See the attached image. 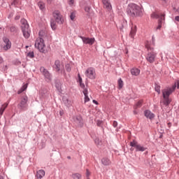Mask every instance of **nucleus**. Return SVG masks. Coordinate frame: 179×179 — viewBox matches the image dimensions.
Returning a JSON list of instances; mask_svg holds the SVG:
<instances>
[{
	"instance_id": "nucleus-37",
	"label": "nucleus",
	"mask_w": 179,
	"mask_h": 179,
	"mask_svg": "<svg viewBox=\"0 0 179 179\" xmlns=\"http://www.w3.org/2000/svg\"><path fill=\"white\" fill-rule=\"evenodd\" d=\"M27 85L28 84H24L22 87L21 89H22V90L24 92V90H26V89H27Z\"/></svg>"
},
{
	"instance_id": "nucleus-3",
	"label": "nucleus",
	"mask_w": 179,
	"mask_h": 179,
	"mask_svg": "<svg viewBox=\"0 0 179 179\" xmlns=\"http://www.w3.org/2000/svg\"><path fill=\"white\" fill-rule=\"evenodd\" d=\"M148 53L146 57V59L150 64H153L155 62V59H156V56L157 55V52H155V48H153L150 45L147 44L145 45Z\"/></svg>"
},
{
	"instance_id": "nucleus-8",
	"label": "nucleus",
	"mask_w": 179,
	"mask_h": 179,
	"mask_svg": "<svg viewBox=\"0 0 179 179\" xmlns=\"http://www.w3.org/2000/svg\"><path fill=\"white\" fill-rule=\"evenodd\" d=\"M151 17L159 19L157 30H160V29H162V24H163V22H164V15H159L156 13H153L151 15Z\"/></svg>"
},
{
	"instance_id": "nucleus-34",
	"label": "nucleus",
	"mask_w": 179,
	"mask_h": 179,
	"mask_svg": "<svg viewBox=\"0 0 179 179\" xmlns=\"http://www.w3.org/2000/svg\"><path fill=\"white\" fill-rule=\"evenodd\" d=\"M10 31H11V33H13V32L16 31V27H11L10 28Z\"/></svg>"
},
{
	"instance_id": "nucleus-55",
	"label": "nucleus",
	"mask_w": 179,
	"mask_h": 179,
	"mask_svg": "<svg viewBox=\"0 0 179 179\" xmlns=\"http://www.w3.org/2000/svg\"><path fill=\"white\" fill-rule=\"evenodd\" d=\"M39 35H40V36L41 35V32H39Z\"/></svg>"
},
{
	"instance_id": "nucleus-14",
	"label": "nucleus",
	"mask_w": 179,
	"mask_h": 179,
	"mask_svg": "<svg viewBox=\"0 0 179 179\" xmlns=\"http://www.w3.org/2000/svg\"><path fill=\"white\" fill-rule=\"evenodd\" d=\"M102 3L103 5V8L107 9V10H111V9H113V6H111L110 0H102Z\"/></svg>"
},
{
	"instance_id": "nucleus-52",
	"label": "nucleus",
	"mask_w": 179,
	"mask_h": 179,
	"mask_svg": "<svg viewBox=\"0 0 179 179\" xmlns=\"http://www.w3.org/2000/svg\"><path fill=\"white\" fill-rule=\"evenodd\" d=\"M97 142H99V139L96 138V139L95 140V143H97Z\"/></svg>"
},
{
	"instance_id": "nucleus-19",
	"label": "nucleus",
	"mask_w": 179,
	"mask_h": 179,
	"mask_svg": "<svg viewBox=\"0 0 179 179\" xmlns=\"http://www.w3.org/2000/svg\"><path fill=\"white\" fill-rule=\"evenodd\" d=\"M135 34H136V25H133L131 27L129 36L131 38H134V37H135Z\"/></svg>"
},
{
	"instance_id": "nucleus-25",
	"label": "nucleus",
	"mask_w": 179,
	"mask_h": 179,
	"mask_svg": "<svg viewBox=\"0 0 179 179\" xmlns=\"http://www.w3.org/2000/svg\"><path fill=\"white\" fill-rule=\"evenodd\" d=\"M142 103H143V101H142V100L138 101L136 103V104L134 106V108L136 109V108H139L142 107Z\"/></svg>"
},
{
	"instance_id": "nucleus-9",
	"label": "nucleus",
	"mask_w": 179,
	"mask_h": 179,
	"mask_svg": "<svg viewBox=\"0 0 179 179\" xmlns=\"http://www.w3.org/2000/svg\"><path fill=\"white\" fill-rule=\"evenodd\" d=\"M53 17L56 22L59 24H62L64 23V17L61 15V12L59 10H55L53 12Z\"/></svg>"
},
{
	"instance_id": "nucleus-35",
	"label": "nucleus",
	"mask_w": 179,
	"mask_h": 179,
	"mask_svg": "<svg viewBox=\"0 0 179 179\" xmlns=\"http://www.w3.org/2000/svg\"><path fill=\"white\" fill-rule=\"evenodd\" d=\"M85 12H87V13H89V12H90V7L86 6V7L85 8Z\"/></svg>"
},
{
	"instance_id": "nucleus-4",
	"label": "nucleus",
	"mask_w": 179,
	"mask_h": 179,
	"mask_svg": "<svg viewBox=\"0 0 179 179\" xmlns=\"http://www.w3.org/2000/svg\"><path fill=\"white\" fill-rule=\"evenodd\" d=\"M21 27L24 37L25 38H29V37H30V29H29V24H27V20L25 19L21 20Z\"/></svg>"
},
{
	"instance_id": "nucleus-15",
	"label": "nucleus",
	"mask_w": 179,
	"mask_h": 179,
	"mask_svg": "<svg viewBox=\"0 0 179 179\" xmlns=\"http://www.w3.org/2000/svg\"><path fill=\"white\" fill-rule=\"evenodd\" d=\"M144 115L145 117H146V118H149V120H153V118H155V115L149 110H145Z\"/></svg>"
},
{
	"instance_id": "nucleus-33",
	"label": "nucleus",
	"mask_w": 179,
	"mask_h": 179,
	"mask_svg": "<svg viewBox=\"0 0 179 179\" xmlns=\"http://www.w3.org/2000/svg\"><path fill=\"white\" fill-rule=\"evenodd\" d=\"M27 55L29 58H34V53L33 52H29Z\"/></svg>"
},
{
	"instance_id": "nucleus-21",
	"label": "nucleus",
	"mask_w": 179,
	"mask_h": 179,
	"mask_svg": "<svg viewBox=\"0 0 179 179\" xmlns=\"http://www.w3.org/2000/svg\"><path fill=\"white\" fill-rule=\"evenodd\" d=\"M131 73L133 76H138L141 73V70L134 68L131 70Z\"/></svg>"
},
{
	"instance_id": "nucleus-51",
	"label": "nucleus",
	"mask_w": 179,
	"mask_h": 179,
	"mask_svg": "<svg viewBox=\"0 0 179 179\" xmlns=\"http://www.w3.org/2000/svg\"><path fill=\"white\" fill-rule=\"evenodd\" d=\"M51 1H52V0H47V1H48L49 3H51Z\"/></svg>"
},
{
	"instance_id": "nucleus-30",
	"label": "nucleus",
	"mask_w": 179,
	"mask_h": 179,
	"mask_svg": "<svg viewBox=\"0 0 179 179\" xmlns=\"http://www.w3.org/2000/svg\"><path fill=\"white\" fill-rule=\"evenodd\" d=\"M75 121H76V122H82V117L76 116Z\"/></svg>"
},
{
	"instance_id": "nucleus-53",
	"label": "nucleus",
	"mask_w": 179,
	"mask_h": 179,
	"mask_svg": "<svg viewBox=\"0 0 179 179\" xmlns=\"http://www.w3.org/2000/svg\"><path fill=\"white\" fill-rule=\"evenodd\" d=\"M0 179H3V176L0 175Z\"/></svg>"
},
{
	"instance_id": "nucleus-56",
	"label": "nucleus",
	"mask_w": 179,
	"mask_h": 179,
	"mask_svg": "<svg viewBox=\"0 0 179 179\" xmlns=\"http://www.w3.org/2000/svg\"><path fill=\"white\" fill-rule=\"evenodd\" d=\"M68 159H71V157H68Z\"/></svg>"
},
{
	"instance_id": "nucleus-49",
	"label": "nucleus",
	"mask_w": 179,
	"mask_h": 179,
	"mask_svg": "<svg viewBox=\"0 0 179 179\" xmlns=\"http://www.w3.org/2000/svg\"><path fill=\"white\" fill-rule=\"evenodd\" d=\"M93 103H94V104H99V103L96 100H93Z\"/></svg>"
},
{
	"instance_id": "nucleus-7",
	"label": "nucleus",
	"mask_w": 179,
	"mask_h": 179,
	"mask_svg": "<svg viewBox=\"0 0 179 179\" xmlns=\"http://www.w3.org/2000/svg\"><path fill=\"white\" fill-rule=\"evenodd\" d=\"M85 75L86 78L91 80L96 79V69L93 67H89L85 72Z\"/></svg>"
},
{
	"instance_id": "nucleus-5",
	"label": "nucleus",
	"mask_w": 179,
	"mask_h": 179,
	"mask_svg": "<svg viewBox=\"0 0 179 179\" xmlns=\"http://www.w3.org/2000/svg\"><path fill=\"white\" fill-rule=\"evenodd\" d=\"M27 101H29V97L27 95H24L21 97L20 103L17 105V108L20 111H26L27 110Z\"/></svg>"
},
{
	"instance_id": "nucleus-26",
	"label": "nucleus",
	"mask_w": 179,
	"mask_h": 179,
	"mask_svg": "<svg viewBox=\"0 0 179 179\" xmlns=\"http://www.w3.org/2000/svg\"><path fill=\"white\" fill-rule=\"evenodd\" d=\"M118 86L119 89H122V86H124V81H122V79L121 78L118 80Z\"/></svg>"
},
{
	"instance_id": "nucleus-29",
	"label": "nucleus",
	"mask_w": 179,
	"mask_h": 179,
	"mask_svg": "<svg viewBox=\"0 0 179 179\" xmlns=\"http://www.w3.org/2000/svg\"><path fill=\"white\" fill-rule=\"evenodd\" d=\"M155 92H157L158 94H160V85L155 84Z\"/></svg>"
},
{
	"instance_id": "nucleus-40",
	"label": "nucleus",
	"mask_w": 179,
	"mask_h": 179,
	"mask_svg": "<svg viewBox=\"0 0 179 179\" xmlns=\"http://www.w3.org/2000/svg\"><path fill=\"white\" fill-rule=\"evenodd\" d=\"M117 125H118V122H117V121H114L113 123V126L114 127V128H115Z\"/></svg>"
},
{
	"instance_id": "nucleus-17",
	"label": "nucleus",
	"mask_w": 179,
	"mask_h": 179,
	"mask_svg": "<svg viewBox=\"0 0 179 179\" xmlns=\"http://www.w3.org/2000/svg\"><path fill=\"white\" fill-rule=\"evenodd\" d=\"M62 68V65H61V62H59V60H56L55 62V69H56L57 72H59Z\"/></svg>"
},
{
	"instance_id": "nucleus-1",
	"label": "nucleus",
	"mask_w": 179,
	"mask_h": 179,
	"mask_svg": "<svg viewBox=\"0 0 179 179\" xmlns=\"http://www.w3.org/2000/svg\"><path fill=\"white\" fill-rule=\"evenodd\" d=\"M127 12V15L131 17H138L143 15L142 8L141 6L134 3H131L128 5Z\"/></svg>"
},
{
	"instance_id": "nucleus-28",
	"label": "nucleus",
	"mask_w": 179,
	"mask_h": 179,
	"mask_svg": "<svg viewBox=\"0 0 179 179\" xmlns=\"http://www.w3.org/2000/svg\"><path fill=\"white\" fill-rule=\"evenodd\" d=\"M38 6L40 8V9H41V10H43V9H44V8H45V4H44V3H43V2H39L38 3Z\"/></svg>"
},
{
	"instance_id": "nucleus-24",
	"label": "nucleus",
	"mask_w": 179,
	"mask_h": 179,
	"mask_svg": "<svg viewBox=\"0 0 179 179\" xmlns=\"http://www.w3.org/2000/svg\"><path fill=\"white\" fill-rule=\"evenodd\" d=\"M50 26L52 30H56L57 29V22L56 21H54V20H52L50 22Z\"/></svg>"
},
{
	"instance_id": "nucleus-36",
	"label": "nucleus",
	"mask_w": 179,
	"mask_h": 179,
	"mask_svg": "<svg viewBox=\"0 0 179 179\" xmlns=\"http://www.w3.org/2000/svg\"><path fill=\"white\" fill-rule=\"evenodd\" d=\"M69 3L71 6H72V5L75 3V0H69Z\"/></svg>"
},
{
	"instance_id": "nucleus-39",
	"label": "nucleus",
	"mask_w": 179,
	"mask_h": 179,
	"mask_svg": "<svg viewBox=\"0 0 179 179\" xmlns=\"http://www.w3.org/2000/svg\"><path fill=\"white\" fill-rule=\"evenodd\" d=\"M78 82L81 83L83 82L82 77H80V74H78Z\"/></svg>"
},
{
	"instance_id": "nucleus-45",
	"label": "nucleus",
	"mask_w": 179,
	"mask_h": 179,
	"mask_svg": "<svg viewBox=\"0 0 179 179\" xmlns=\"http://www.w3.org/2000/svg\"><path fill=\"white\" fill-rule=\"evenodd\" d=\"M175 20H176V22H179V16L175 17Z\"/></svg>"
},
{
	"instance_id": "nucleus-18",
	"label": "nucleus",
	"mask_w": 179,
	"mask_h": 179,
	"mask_svg": "<svg viewBox=\"0 0 179 179\" xmlns=\"http://www.w3.org/2000/svg\"><path fill=\"white\" fill-rule=\"evenodd\" d=\"M83 93L85 96V103H87L88 101H90V98H89V96H87L89 94V92L87 91V89H84L83 91Z\"/></svg>"
},
{
	"instance_id": "nucleus-41",
	"label": "nucleus",
	"mask_w": 179,
	"mask_h": 179,
	"mask_svg": "<svg viewBox=\"0 0 179 179\" xmlns=\"http://www.w3.org/2000/svg\"><path fill=\"white\" fill-rule=\"evenodd\" d=\"M80 83V87H82V89H85V84L82 82V83Z\"/></svg>"
},
{
	"instance_id": "nucleus-12",
	"label": "nucleus",
	"mask_w": 179,
	"mask_h": 179,
	"mask_svg": "<svg viewBox=\"0 0 179 179\" xmlns=\"http://www.w3.org/2000/svg\"><path fill=\"white\" fill-rule=\"evenodd\" d=\"M81 40L84 44H89V45H93L95 41L94 38H86L83 36H81Z\"/></svg>"
},
{
	"instance_id": "nucleus-32",
	"label": "nucleus",
	"mask_w": 179,
	"mask_h": 179,
	"mask_svg": "<svg viewBox=\"0 0 179 179\" xmlns=\"http://www.w3.org/2000/svg\"><path fill=\"white\" fill-rule=\"evenodd\" d=\"M66 70L67 71V72H71V64L66 65Z\"/></svg>"
},
{
	"instance_id": "nucleus-43",
	"label": "nucleus",
	"mask_w": 179,
	"mask_h": 179,
	"mask_svg": "<svg viewBox=\"0 0 179 179\" xmlns=\"http://www.w3.org/2000/svg\"><path fill=\"white\" fill-rule=\"evenodd\" d=\"M175 85L176 87H178V89H179V80H178Z\"/></svg>"
},
{
	"instance_id": "nucleus-22",
	"label": "nucleus",
	"mask_w": 179,
	"mask_h": 179,
	"mask_svg": "<svg viewBox=\"0 0 179 179\" xmlns=\"http://www.w3.org/2000/svg\"><path fill=\"white\" fill-rule=\"evenodd\" d=\"M9 103H5L4 104H3L1 106V108H0V114L1 115H2L3 114V111H5V110H6V107H8Z\"/></svg>"
},
{
	"instance_id": "nucleus-48",
	"label": "nucleus",
	"mask_w": 179,
	"mask_h": 179,
	"mask_svg": "<svg viewBox=\"0 0 179 179\" xmlns=\"http://www.w3.org/2000/svg\"><path fill=\"white\" fill-rule=\"evenodd\" d=\"M19 19H20V16H17V17H15V20H19Z\"/></svg>"
},
{
	"instance_id": "nucleus-42",
	"label": "nucleus",
	"mask_w": 179,
	"mask_h": 179,
	"mask_svg": "<svg viewBox=\"0 0 179 179\" xmlns=\"http://www.w3.org/2000/svg\"><path fill=\"white\" fill-rule=\"evenodd\" d=\"M23 89H20V90H18V92H17V94H22V93H23Z\"/></svg>"
},
{
	"instance_id": "nucleus-46",
	"label": "nucleus",
	"mask_w": 179,
	"mask_h": 179,
	"mask_svg": "<svg viewBox=\"0 0 179 179\" xmlns=\"http://www.w3.org/2000/svg\"><path fill=\"white\" fill-rule=\"evenodd\" d=\"M3 62V59H2L1 57H0V64H2Z\"/></svg>"
},
{
	"instance_id": "nucleus-31",
	"label": "nucleus",
	"mask_w": 179,
	"mask_h": 179,
	"mask_svg": "<svg viewBox=\"0 0 179 179\" xmlns=\"http://www.w3.org/2000/svg\"><path fill=\"white\" fill-rule=\"evenodd\" d=\"M90 171L89 169H86V178L87 179H90Z\"/></svg>"
},
{
	"instance_id": "nucleus-11",
	"label": "nucleus",
	"mask_w": 179,
	"mask_h": 179,
	"mask_svg": "<svg viewBox=\"0 0 179 179\" xmlns=\"http://www.w3.org/2000/svg\"><path fill=\"white\" fill-rule=\"evenodd\" d=\"M130 146H131V148H135L136 152H145L146 150L145 147L138 144V142L135 141L130 142Z\"/></svg>"
},
{
	"instance_id": "nucleus-2",
	"label": "nucleus",
	"mask_w": 179,
	"mask_h": 179,
	"mask_svg": "<svg viewBox=\"0 0 179 179\" xmlns=\"http://www.w3.org/2000/svg\"><path fill=\"white\" fill-rule=\"evenodd\" d=\"M174 90H176V85L171 87L162 90V96L164 99L163 103L164 106H169V104L171 103V99H170V94H171Z\"/></svg>"
},
{
	"instance_id": "nucleus-38",
	"label": "nucleus",
	"mask_w": 179,
	"mask_h": 179,
	"mask_svg": "<svg viewBox=\"0 0 179 179\" xmlns=\"http://www.w3.org/2000/svg\"><path fill=\"white\" fill-rule=\"evenodd\" d=\"M27 85L28 84H24L22 87L21 89H22V90L24 92V90H26V89H27Z\"/></svg>"
},
{
	"instance_id": "nucleus-16",
	"label": "nucleus",
	"mask_w": 179,
	"mask_h": 179,
	"mask_svg": "<svg viewBox=\"0 0 179 179\" xmlns=\"http://www.w3.org/2000/svg\"><path fill=\"white\" fill-rule=\"evenodd\" d=\"M45 176V171L44 170L41 169L36 172V178L41 179Z\"/></svg>"
},
{
	"instance_id": "nucleus-10",
	"label": "nucleus",
	"mask_w": 179,
	"mask_h": 179,
	"mask_svg": "<svg viewBox=\"0 0 179 179\" xmlns=\"http://www.w3.org/2000/svg\"><path fill=\"white\" fill-rule=\"evenodd\" d=\"M3 44H2V49L3 51H8V50H10V47H12V43L6 37L3 38Z\"/></svg>"
},
{
	"instance_id": "nucleus-13",
	"label": "nucleus",
	"mask_w": 179,
	"mask_h": 179,
	"mask_svg": "<svg viewBox=\"0 0 179 179\" xmlns=\"http://www.w3.org/2000/svg\"><path fill=\"white\" fill-rule=\"evenodd\" d=\"M40 71L48 80H51V74L44 67H41Z\"/></svg>"
},
{
	"instance_id": "nucleus-47",
	"label": "nucleus",
	"mask_w": 179,
	"mask_h": 179,
	"mask_svg": "<svg viewBox=\"0 0 179 179\" xmlns=\"http://www.w3.org/2000/svg\"><path fill=\"white\" fill-rule=\"evenodd\" d=\"M168 127H169V128H171V122L168 123Z\"/></svg>"
},
{
	"instance_id": "nucleus-44",
	"label": "nucleus",
	"mask_w": 179,
	"mask_h": 179,
	"mask_svg": "<svg viewBox=\"0 0 179 179\" xmlns=\"http://www.w3.org/2000/svg\"><path fill=\"white\" fill-rule=\"evenodd\" d=\"M96 125H97L98 127H100V125H101V121L99 120V121L97 122V123H96Z\"/></svg>"
},
{
	"instance_id": "nucleus-50",
	"label": "nucleus",
	"mask_w": 179,
	"mask_h": 179,
	"mask_svg": "<svg viewBox=\"0 0 179 179\" xmlns=\"http://www.w3.org/2000/svg\"><path fill=\"white\" fill-rule=\"evenodd\" d=\"M134 114L136 115L138 114V112H136V110H134Z\"/></svg>"
},
{
	"instance_id": "nucleus-54",
	"label": "nucleus",
	"mask_w": 179,
	"mask_h": 179,
	"mask_svg": "<svg viewBox=\"0 0 179 179\" xmlns=\"http://www.w3.org/2000/svg\"><path fill=\"white\" fill-rule=\"evenodd\" d=\"M152 43L155 44V39L152 38Z\"/></svg>"
},
{
	"instance_id": "nucleus-20",
	"label": "nucleus",
	"mask_w": 179,
	"mask_h": 179,
	"mask_svg": "<svg viewBox=\"0 0 179 179\" xmlns=\"http://www.w3.org/2000/svg\"><path fill=\"white\" fill-rule=\"evenodd\" d=\"M102 164H103V166H110V164H111V161L110 160V159L107 158V157H103L101 159Z\"/></svg>"
},
{
	"instance_id": "nucleus-57",
	"label": "nucleus",
	"mask_w": 179,
	"mask_h": 179,
	"mask_svg": "<svg viewBox=\"0 0 179 179\" xmlns=\"http://www.w3.org/2000/svg\"><path fill=\"white\" fill-rule=\"evenodd\" d=\"M162 1H166V0H162Z\"/></svg>"
},
{
	"instance_id": "nucleus-6",
	"label": "nucleus",
	"mask_w": 179,
	"mask_h": 179,
	"mask_svg": "<svg viewBox=\"0 0 179 179\" xmlns=\"http://www.w3.org/2000/svg\"><path fill=\"white\" fill-rule=\"evenodd\" d=\"M35 47L41 52H44L45 51V44L44 43V39L42 38H38L35 42Z\"/></svg>"
},
{
	"instance_id": "nucleus-27",
	"label": "nucleus",
	"mask_w": 179,
	"mask_h": 179,
	"mask_svg": "<svg viewBox=\"0 0 179 179\" xmlns=\"http://www.w3.org/2000/svg\"><path fill=\"white\" fill-rule=\"evenodd\" d=\"M76 17V13L72 12L70 15V19L71 20H75V18Z\"/></svg>"
},
{
	"instance_id": "nucleus-23",
	"label": "nucleus",
	"mask_w": 179,
	"mask_h": 179,
	"mask_svg": "<svg viewBox=\"0 0 179 179\" xmlns=\"http://www.w3.org/2000/svg\"><path fill=\"white\" fill-rule=\"evenodd\" d=\"M71 177L73 179H80L82 178V175L79 173H73Z\"/></svg>"
}]
</instances>
